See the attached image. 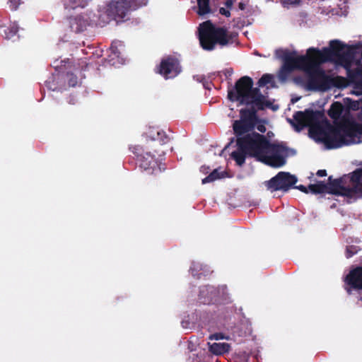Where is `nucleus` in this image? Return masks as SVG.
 Masks as SVG:
<instances>
[{
	"label": "nucleus",
	"mask_w": 362,
	"mask_h": 362,
	"mask_svg": "<svg viewBox=\"0 0 362 362\" xmlns=\"http://www.w3.org/2000/svg\"><path fill=\"white\" fill-rule=\"evenodd\" d=\"M293 126L298 132L309 127V134L322 142L327 149L338 148V144H334L337 124L332 126L322 110L305 109L297 111L293 115Z\"/></svg>",
	"instance_id": "1"
},
{
	"label": "nucleus",
	"mask_w": 362,
	"mask_h": 362,
	"mask_svg": "<svg viewBox=\"0 0 362 362\" xmlns=\"http://www.w3.org/2000/svg\"><path fill=\"white\" fill-rule=\"evenodd\" d=\"M237 150L231 153L230 157L236 164L242 166L247 157L259 161L264 154L269 153V147H276L263 134L252 132L235 140Z\"/></svg>",
	"instance_id": "2"
},
{
	"label": "nucleus",
	"mask_w": 362,
	"mask_h": 362,
	"mask_svg": "<svg viewBox=\"0 0 362 362\" xmlns=\"http://www.w3.org/2000/svg\"><path fill=\"white\" fill-rule=\"evenodd\" d=\"M228 98L233 102L238 101L241 105H254L260 110L272 105L259 88H253V80L247 76L240 78L235 86L228 90Z\"/></svg>",
	"instance_id": "3"
},
{
	"label": "nucleus",
	"mask_w": 362,
	"mask_h": 362,
	"mask_svg": "<svg viewBox=\"0 0 362 362\" xmlns=\"http://www.w3.org/2000/svg\"><path fill=\"white\" fill-rule=\"evenodd\" d=\"M198 33L201 47L208 51L216 45L223 47L233 44L238 37L236 33H230L225 26H216L209 20L199 24Z\"/></svg>",
	"instance_id": "4"
},
{
	"label": "nucleus",
	"mask_w": 362,
	"mask_h": 362,
	"mask_svg": "<svg viewBox=\"0 0 362 362\" xmlns=\"http://www.w3.org/2000/svg\"><path fill=\"white\" fill-rule=\"evenodd\" d=\"M306 57L308 59V69L303 70L308 74L307 87L309 90L328 89L332 83V78L326 75L324 70L319 67L322 54L319 49L310 47L307 50Z\"/></svg>",
	"instance_id": "5"
},
{
	"label": "nucleus",
	"mask_w": 362,
	"mask_h": 362,
	"mask_svg": "<svg viewBox=\"0 0 362 362\" xmlns=\"http://www.w3.org/2000/svg\"><path fill=\"white\" fill-rule=\"evenodd\" d=\"M337 124L334 143L340 146H348L356 143L355 138L357 134H362V124L350 121L346 118H341Z\"/></svg>",
	"instance_id": "6"
},
{
	"label": "nucleus",
	"mask_w": 362,
	"mask_h": 362,
	"mask_svg": "<svg viewBox=\"0 0 362 362\" xmlns=\"http://www.w3.org/2000/svg\"><path fill=\"white\" fill-rule=\"evenodd\" d=\"M148 0H110L107 4V16L117 22L123 21L132 11L147 4Z\"/></svg>",
	"instance_id": "7"
},
{
	"label": "nucleus",
	"mask_w": 362,
	"mask_h": 362,
	"mask_svg": "<svg viewBox=\"0 0 362 362\" xmlns=\"http://www.w3.org/2000/svg\"><path fill=\"white\" fill-rule=\"evenodd\" d=\"M328 180L329 182L326 184L327 187L326 192L348 198H352L355 195L362 197V186L358 188L356 183H352L353 186L351 187H344L341 178L332 180V176H329Z\"/></svg>",
	"instance_id": "8"
},
{
	"label": "nucleus",
	"mask_w": 362,
	"mask_h": 362,
	"mask_svg": "<svg viewBox=\"0 0 362 362\" xmlns=\"http://www.w3.org/2000/svg\"><path fill=\"white\" fill-rule=\"evenodd\" d=\"M297 177L287 172H279L264 185L267 189L272 192L281 190L287 192L297 182Z\"/></svg>",
	"instance_id": "9"
},
{
	"label": "nucleus",
	"mask_w": 362,
	"mask_h": 362,
	"mask_svg": "<svg viewBox=\"0 0 362 362\" xmlns=\"http://www.w3.org/2000/svg\"><path fill=\"white\" fill-rule=\"evenodd\" d=\"M278 147H269V153H264L260 162L272 168H280L286 163V157L282 153H286L288 148L283 144H274Z\"/></svg>",
	"instance_id": "10"
},
{
	"label": "nucleus",
	"mask_w": 362,
	"mask_h": 362,
	"mask_svg": "<svg viewBox=\"0 0 362 362\" xmlns=\"http://www.w3.org/2000/svg\"><path fill=\"white\" fill-rule=\"evenodd\" d=\"M155 71L167 80L173 78L180 74L182 67L178 59L170 55L162 59L160 64L156 67Z\"/></svg>",
	"instance_id": "11"
},
{
	"label": "nucleus",
	"mask_w": 362,
	"mask_h": 362,
	"mask_svg": "<svg viewBox=\"0 0 362 362\" xmlns=\"http://www.w3.org/2000/svg\"><path fill=\"white\" fill-rule=\"evenodd\" d=\"M308 59L306 55L298 56L296 59H287L283 63L278 77L280 81H286L294 70H306L308 69Z\"/></svg>",
	"instance_id": "12"
},
{
	"label": "nucleus",
	"mask_w": 362,
	"mask_h": 362,
	"mask_svg": "<svg viewBox=\"0 0 362 362\" xmlns=\"http://www.w3.org/2000/svg\"><path fill=\"white\" fill-rule=\"evenodd\" d=\"M170 141V138L166 133L158 128L151 127L146 133V148L157 152V143L164 145Z\"/></svg>",
	"instance_id": "13"
},
{
	"label": "nucleus",
	"mask_w": 362,
	"mask_h": 362,
	"mask_svg": "<svg viewBox=\"0 0 362 362\" xmlns=\"http://www.w3.org/2000/svg\"><path fill=\"white\" fill-rule=\"evenodd\" d=\"M346 45L338 40H331L329 48H324L321 52L322 61L329 59L332 57H338L342 61H347L350 58L349 53L344 52Z\"/></svg>",
	"instance_id": "14"
},
{
	"label": "nucleus",
	"mask_w": 362,
	"mask_h": 362,
	"mask_svg": "<svg viewBox=\"0 0 362 362\" xmlns=\"http://www.w3.org/2000/svg\"><path fill=\"white\" fill-rule=\"evenodd\" d=\"M349 286L346 291L350 294L351 289L362 290V267L358 266L350 270L344 279Z\"/></svg>",
	"instance_id": "15"
},
{
	"label": "nucleus",
	"mask_w": 362,
	"mask_h": 362,
	"mask_svg": "<svg viewBox=\"0 0 362 362\" xmlns=\"http://www.w3.org/2000/svg\"><path fill=\"white\" fill-rule=\"evenodd\" d=\"M199 302L203 304H217L220 301L218 289L212 286H204L200 288Z\"/></svg>",
	"instance_id": "16"
},
{
	"label": "nucleus",
	"mask_w": 362,
	"mask_h": 362,
	"mask_svg": "<svg viewBox=\"0 0 362 362\" xmlns=\"http://www.w3.org/2000/svg\"><path fill=\"white\" fill-rule=\"evenodd\" d=\"M139 167L145 171H148L149 174L156 173L160 172V168L158 163L150 151H146L145 156L139 158Z\"/></svg>",
	"instance_id": "17"
},
{
	"label": "nucleus",
	"mask_w": 362,
	"mask_h": 362,
	"mask_svg": "<svg viewBox=\"0 0 362 362\" xmlns=\"http://www.w3.org/2000/svg\"><path fill=\"white\" fill-rule=\"evenodd\" d=\"M69 25L71 30L75 33H81L86 29L89 25V21L87 18L82 15L69 18Z\"/></svg>",
	"instance_id": "18"
},
{
	"label": "nucleus",
	"mask_w": 362,
	"mask_h": 362,
	"mask_svg": "<svg viewBox=\"0 0 362 362\" xmlns=\"http://www.w3.org/2000/svg\"><path fill=\"white\" fill-rule=\"evenodd\" d=\"M233 129L236 139L240 137H243L247 134L254 132L253 129L250 128L247 125L243 123L240 120H235L233 124Z\"/></svg>",
	"instance_id": "19"
},
{
	"label": "nucleus",
	"mask_w": 362,
	"mask_h": 362,
	"mask_svg": "<svg viewBox=\"0 0 362 362\" xmlns=\"http://www.w3.org/2000/svg\"><path fill=\"white\" fill-rule=\"evenodd\" d=\"M347 77L351 83L356 84L357 86L362 85V68L347 69Z\"/></svg>",
	"instance_id": "20"
},
{
	"label": "nucleus",
	"mask_w": 362,
	"mask_h": 362,
	"mask_svg": "<svg viewBox=\"0 0 362 362\" xmlns=\"http://www.w3.org/2000/svg\"><path fill=\"white\" fill-rule=\"evenodd\" d=\"M343 109V105L339 102H334L331 105L330 108L328 110V115L334 120V124L336 122H339L340 121L339 119L342 114Z\"/></svg>",
	"instance_id": "21"
},
{
	"label": "nucleus",
	"mask_w": 362,
	"mask_h": 362,
	"mask_svg": "<svg viewBox=\"0 0 362 362\" xmlns=\"http://www.w3.org/2000/svg\"><path fill=\"white\" fill-rule=\"evenodd\" d=\"M257 107L254 105L250 108H243L240 110V117L248 119L255 122H259V117L257 115Z\"/></svg>",
	"instance_id": "22"
},
{
	"label": "nucleus",
	"mask_w": 362,
	"mask_h": 362,
	"mask_svg": "<svg viewBox=\"0 0 362 362\" xmlns=\"http://www.w3.org/2000/svg\"><path fill=\"white\" fill-rule=\"evenodd\" d=\"M197 13L199 16H204L211 13L209 2L210 0H197Z\"/></svg>",
	"instance_id": "23"
},
{
	"label": "nucleus",
	"mask_w": 362,
	"mask_h": 362,
	"mask_svg": "<svg viewBox=\"0 0 362 362\" xmlns=\"http://www.w3.org/2000/svg\"><path fill=\"white\" fill-rule=\"evenodd\" d=\"M327 189V185L322 181H319L315 184H310L308 185L309 192H311L314 194L325 193L326 192Z\"/></svg>",
	"instance_id": "24"
},
{
	"label": "nucleus",
	"mask_w": 362,
	"mask_h": 362,
	"mask_svg": "<svg viewBox=\"0 0 362 362\" xmlns=\"http://www.w3.org/2000/svg\"><path fill=\"white\" fill-rule=\"evenodd\" d=\"M229 344L226 343H214L210 346V351L216 355L223 354L229 350Z\"/></svg>",
	"instance_id": "25"
},
{
	"label": "nucleus",
	"mask_w": 362,
	"mask_h": 362,
	"mask_svg": "<svg viewBox=\"0 0 362 362\" xmlns=\"http://www.w3.org/2000/svg\"><path fill=\"white\" fill-rule=\"evenodd\" d=\"M276 57L283 60V63L286 62L287 59H296L297 57H295L296 52H290L288 50H284L282 49H279L275 51Z\"/></svg>",
	"instance_id": "26"
},
{
	"label": "nucleus",
	"mask_w": 362,
	"mask_h": 362,
	"mask_svg": "<svg viewBox=\"0 0 362 362\" xmlns=\"http://www.w3.org/2000/svg\"><path fill=\"white\" fill-rule=\"evenodd\" d=\"M350 180L351 183H356L358 188L362 186V168L354 170L351 175Z\"/></svg>",
	"instance_id": "27"
},
{
	"label": "nucleus",
	"mask_w": 362,
	"mask_h": 362,
	"mask_svg": "<svg viewBox=\"0 0 362 362\" xmlns=\"http://www.w3.org/2000/svg\"><path fill=\"white\" fill-rule=\"evenodd\" d=\"M129 150L136 157V160L138 161L139 158H142L143 156H145V153L148 149L146 148V144H145L144 146H141L139 145L130 146Z\"/></svg>",
	"instance_id": "28"
},
{
	"label": "nucleus",
	"mask_w": 362,
	"mask_h": 362,
	"mask_svg": "<svg viewBox=\"0 0 362 362\" xmlns=\"http://www.w3.org/2000/svg\"><path fill=\"white\" fill-rule=\"evenodd\" d=\"M223 177L222 174L217 169L214 170L208 176L202 180L203 185L215 181Z\"/></svg>",
	"instance_id": "29"
},
{
	"label": "nucleus",
	"mask_w": 362,
	"mask_h": 362,
	"mask_svg": "<svg viewBox=\"0 0 362 362\" xmlns=\"http://www.w3.org/2000/svg\"><path fill=\"white\" fill-rule=\"evenodd\" d=\"M220 301L217 304L226 303L229 302V296L226 286L218 287Z\"/></svg>",
	"instance_id": "30"
},
{
	"label": "nucleus",
	"mask_w": 362,
	"mask_h": 362,
	"mask_svg": "<svg viewBox=\"0 0 362 362\" xmlns=\"http://www.w3.org/2000/svg\"><path fill=\"white\" fill-rule=\"evenodd\" d=\"M18 31V27L16 23L10 25V27L4 30L5 38L11 39L14 37Z\"/></svg>",
	"instance_id": "31"
},
{
	"label": "nucleus",
	"mask_w": 362,
	"mask_h": 362,
	"mask_svg": "<svg viewBox=\"0 0 362 362\" xmlns=\"http://www.w3.org/2000/svg\"><path fill=\"white\" fill-rule=\"evenodd\" d=\"M273 80V76L269 74H264L258 81L257 84L259 87H263L270 83Z\"/></svg>",
	"instance_id": "32"
},
{
	"label": "nucleus",
	"mask_w": 362,
	"mask_h": 362,
	"mask_svg": "<svg viewBox=\"0 0 362 362\" xmlns=\"http://www.w3.org/2000/svg\"><path fill=\"white\" fill-rule=\"evenodd\" d=\"M360 249L356 245H349L346 249V257L350 258L355 254H356Z\"/></svg>",
	"instance_id": "33"
},
{
	"label": "nucleus",
	"mask_w": 362,
	"mask_h": 362,
	"mask_svg": "<svg viewBox=\"0 0 362 362\" xmlns=\"http://www.w3.org/2000/svg\"><path fill=\"white\" fill-rule=\"evenodd\" d=\"M201 267V266L199 264L193 263L192 265L190 267L189 271L193 276L197 277V279L201 278L202 273L199 272V268Z\"/></svg>",
	"instance_id": "34"
},
{
	"label": "nucleus",
	"mask_w": 362,
	"mask_h": 362,
	"mask_svg": "<svg viewBox=\"0 0 362 362\" xmlns=\"http://www.w3.org/2000/svg\"><path fill=\"white\" fill-rule=\"evenodd\" d=\"M267 1H274L275 0H267ZM301 0H281L282 5L284 7L288 8L291 5H297L300 2Z\"/></svg>",
	"instance_id": "35"
},
{
	"label": "nucleus",
	"mask_w": 362,
	"mask_h": 362,
	"mask_svg": "<svg viewBox=\"0 0 362 362\" xmlns=\"http://www.w3.org/2000/svg\"><path fill=\"white\" fill-rule=\"evenodd\" d=\"M8 4L9 8L11 11H16L20 5L21 2L20 0H9Z\"/></svg>",
	"instance_id": "36"
},
{
	"label": "nucleus",
	"mask_w": 362,
	"mask_h": 362,
	"mask_svg": "<svg viewBox=\"0 0 362 362\" xmlns=\"http://www.w3.org/2000/svg\"><path fill=\"white\" fill-rule=\"evenodd\" d=\"M239 120H240L243 123L247 125L250 128H251L253 130L255 129L256 124H257V122H252V121H250L248 119H245L241 118V117L240 118Z\"/></svg>",
	"instance_id": "37"
},
{
	"label": "nucleus",
	"mask_w": 362,
	"mask_h": 362,
	"mask_svg": "<svg viewBox=\"0 0 362 362\" xmlns=\"http://www.w3.org/2000/svg\"><path fill=\"white\" fill-rule=\"evenodd\" d=\"M77 83V77L74 74L70 75V78L69 79V85L70 86H75Z\"/></svg>",
	"instance_id": "38"
},
{
	"label": "nucleus",
	"mask_w": 362,
	"mask_h": 362,
	"mask_svg": "<svg viewBox=\"0 0 362 362\" xmlns=\"http://www.w3.org/2000/svg\"><path fill=\"white\" fill-rule=\"evenodd\" d=\"M219 13L223 15V16H225L226 17H230V12L228 9H226L225 8H219Z\"/></svg>",
	"instance_id": "39"
},
{
	"label": "nucleus",
	"mask_w": 362,
	"mask_h": 362,
	"mask_svg": "<svg viewBox=\"0 0 362 362\" xmlns=\"http://www.w3.org/2000/svg\"><path fill=\"white\" fill-rule=\"evenodd\" d=\"M110 49L112 51V53H113L115 56L118 57L119 52L117 49V46L116 43H112L111 45Z\"/></svg>",
	"instance_id": "40"
},
{
	"label": "nucleus",
	"mask_w": 362,
	"mask_h": 362,
	"mask_svg": "<svg viewBox=\"0 0 362 362\" xmlns=\"http://www.w3.org/2000/svg\"><path fill=\"white\" fill-rule=\"evenodd\" d=\"M295 188H296V189H299L300 191H301L304 193H306V194H308L309 192L308 186L305 187L303 185H300L296 186Z\"/></svg>",
	"instance_id": "41"
},
{
	"label": "nucleus",
	"mask_w": 362,
	"mask_h": 362,
	"mask_svg": "<svg viewBox=\"0 0 362 362\" xmlns=\"http://www.w3.org/2000/svg\"><path fill=\"white\" fill-rule=\"evenodd\" d=\"M255 128L261 133H264L267 130L266 127L263 124H256Z\"/></svg>",
	"instance_id": "42"
},
{
	"label": "nucleus",
	"mask_w": 362,
	"mask_h": 362,
	"mask_svg": "<svg viewBox=\"0 0 362 362\" xmlns=\"http://www.w3.org/2000/svg\"><path fill=\"white\" fill-rule=\"evenodd\" d=\"M317 175L319 177H325L327 175V171L326 170H319L317 172Z\"/></svg>",
	"instance_id": "43"
},
{
	"label": "nucleus",
	"mask_w": 362,
	"mask_h": 362,
	"mask_svg": "<svg viewBox=\"0 0 362 362\" xmlns=\"http://www.w3.org/2000/svg\"><path fill=\"white\" fill-rule=\"evenodd\" d=\"M225 5L228 8H231L233 5V0H227L225 2Z\"/></svg>",
	"instance_id": "44"
},
{
	"label": "nucleus",
	"mask_w": 362,
	"mask_h": 362,
	"mask_svg": "<svg viewBox=\"0 0 362 362\" xmlns=\"http://www.w3.org/2000/svg\"><path fill=\"white\" fill-rule=\"evenodd\" d=\"M245 8H246V5H245V4L244 2H240L238 4V8L240 10L243 11V10L245 9Z\"/></svg>",
	"instance_id": "45"
},
{
	"label": "nucleus",
	"mask_w": 362,
	"mask_h": 362,
	"mask_svg": "<svg viewBox=\"0 0 362 362\" xmlns=\"http://www.w3.org/2000/svg\"><path fill=\"white\" fill-rule=\"evenodd\" d=\"M298 100V98H296V99H292V100H291V102H292L293 103H296Z\"/></svg>",
	"instance_id": "46"
},
{
	"label": "nucleus",
	"mask_w": 362,
	"mask_h": 362,
	"mask_svg": "<svg viewBox=\"0 0 362 362\" xmlns=\"http://www.w3.org/2000/svg\"><path fill=\"white\" fill-rule=\"evenodd\" d=\"M204 169H205V167H204V166H202V168H201V170H202V171H204Z\"/></svg>",
	"instance_id": "47"
},
{
	"label": "nucleus",
	"mask_w": 362,
	"mask_h": 362,
	"mask_svg": "<svg viewBox=\"0 0 362 362\" xmlns=\"http://www.w3.org/2000/svg\"><path fill=\"white\" fill-rule=\"evenodd\" d=\"M361 57L362 59V49H361Z\"/></svg>",
	"instance_id": "48"
}]
</instances>
